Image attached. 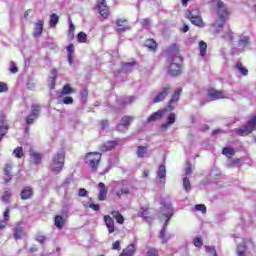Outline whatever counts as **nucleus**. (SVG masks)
<instances>
[{"label": "nucleus", "instance_id": "obj_1", "mask_svg": "<svg viewBox=\"0 0 256 256\" xmlns=\"http://www.w3.org/2000/svg\"><path fill=\"white\" fill-rule=\"evenodd\" d=\"M213 5L216 8L218 19L211 24L210 31L214 35H217L223 31L225 22L227 19H229V10H227L225 3L221 2L220 0H214Z\"/></svg>", "mask_w": 256, "mask_h": 256}, {"label": "nucleus", "instance_id": "obj_2", "mask_svg": "<svg viewBox=\"0 0 256 256\" xmlns=\"http://www.w3.org/2000/svg\"><path fill=\"white\" fill-rule=\"evenodd\" d=\"M65 166V151H58L53 157L50 163V170L52 173L56 175L63 171V167Z\"/></svg>", "mask_w": 256, "mask_h": 256}, {"label": "nucleus", "instance_id": "obj_3", "mask_svg": "<svg viewBox=\"0 0 256 256\" xmlns=\"http://www.w3.org/2000/svg\"><path fill=\"white\" fill-rule=\"evenodd\" d=\"M162 215L165 217V224L160 231V239L162 240V243H167L170 237L166 238L165 233H167V225H169V221L171 217H173V208L171 207V204L164 205Z\"/></svg>", "mask_w": 256, "mask_h": 256}, {"label": "nucleus", "instance_id": "obj_4", "mask_svg": "<svg viewBox=\"0 0 256 256\" xmlns=\"http://www.w3.org/2000/svg\"><path fill=\"white\" fill-rule=\"evenodd\" d=\"M256 129V116H253L250 121L247 122L244 126L241 128L234 129V133L236 135H239L240 137H245L247 135H250V133H253Z\"/></svg>", "mask_w": 256, "mask_h": 256}, {"label": "nucleus", "instance_id": "obj_5", "mask_svg": "<svg viewBox=\"0 0 256 256\" xmlns=\"http://www.w3.org/2000/svg\"><path fill=\"white\" fill-rule=\"evenodd\" d=\"M101 161V153L99 152H90L86 155L85 163L90 166L92 171H97L99 163Z\"/></svg>", "mask_w": 256, "mask_h": 256}, {"label": "nucleus", "instance_id": "obj_6", "mask_svg": "<svg viewBox=\"0 0 256 256\" xmlns=\"http://www.w3.org/2000/svg\"><path fill=\"white\" fill-rule=\"evenodd\" d=\"M186 18L191 21L193 25L196 27H205V22H203V18L199 15V10H187Z\"/></svg>", "mask_w": 256, "mask_h": 256}, {"label": "nucleus", "instance_id": "obj_7", "mask_svg": "<svg viewBox=\"0 0 256 256\" xmlns=\"http://www.w3.org/2000/svg\"><path fill=\"white\" fill-rule=\"evenodd\" d=\"M131 189H133V186L130 184H123V183H116V187L114 188V193L118 199H121L123 195H130Z\"/></svg>", "mask_w": 256, "mask_h": 256}, {"label": "nucleus", "instance_id": "obj_8", "mask_svg": "<svg viewBox=\"0 0 256 256\" xmlns=\"http://www.w3.org/2000/svg\"><path fill=\"white\" fill-rule=\"evenodd\" d=\"M169 75H172V77H177V75H181V57L175 56L172 59V62L168 69Z\"/></svg>", "mask_w": 256, "mask_h": 256}, {"label": "nucleus", "instance_id": "obj_9", "mask_svg": "<svg viewBox=\"0 0 256 256\" xmlns=\"http://www.w3.org/2000/svg\"><path fill=\"white\" fill-rule=\"evenodd\" d=\"M39 113H41V106L32 105L31 106V113L26 118L27 125H32V123L39 118Z\"/></svg>", "mask_w": 256, "mask_h": 256}, {"label": "nucleus", "instance_id": "obj_10", "mask_svg": "<svg viewBox=\"0 0 256 256\" xmlns=\"http://www.w3.org/2000/svg\"><path fill=\"white\" fill-rule=\"evenodd\" d=\"M7 131H9L7 119L5 118V115L0 114V142L3 140L5 135H7Z\"/></svg>", "mask_w": 256, "mask_h": 256}, {"label": "nucleus", "instance_id": "obj_11", "mask_svg": "<svg viewBox=\"0 0 256 256\" xmlns=\"http://www.w3.org/2000/svg\"><path fill=\"white\" fill-rule=\"evenodd\" d=\"M171 93V86H165L162 88L161 92L156 95L153 99V103H161V101H165V97Z\"/></svg>", "mask_w": 256, "mask_h": 256}, {"label": "nucleus", "instance_id": "obj_12", "mask_svg": "<svg viewBox=\"0 0 256 256\" xmlns=\"http://www.w3.org/2000/svg\"><path fill=\"white\" fill-rule=\"evenodd\" d=\"M97 7L101 17L107 19V17H109V6H107V2H105V0H100Z\"/></svg>", "mask_w": 256, "mask_h": 256}, {"label": "nucleus", "instance_id": "obj_13", "mask_svg": "<svg viewBox=\"0 0 256 256\" xmlns=\"http://www.w3.org/2000/svg\"><path fill=\"white\" fill-rule=\"evenodd\" d=\"M208 97H210L212 101H216V99H227L225 92L215 89L208 90Z\"/></svg>", "mask_w": 256, "mask_h": 256}, {"label": "nucleus", "instance_id": "obj_14", "mask_svg": "<svg viewBox=\"0 0 256 256\" xmlns=\"http://www.w3.org/2000/svg\"><path fill=\"white\" fill-rule=\"evenodd\" d=\"M177 121V115L175 113H170L166 119V123H163L160 127L162 131H167L171 125L175 124Z\"/></svg>", "mask_w": 256, "mask_h": 256}, {"label": "nucleus", "instance_id": "obj_15", "mask_svg": "<svg viewBox=\"0 0 256 256\" xmlns=\"http://www.w3.org/2000/svg\"><path fill=\"white\" fill-rule=\"evenodd\" d=\"M181 88H177L174 92V94L171 97L170 102L168 103L167 109L169 111H173V109H175V105H173V103H177V101H179V97L181 96Z\"/></svg>", "mask_w": 256, "mask_h": 256}, {"label": "nucleus", "instance_id": "obj_16", "mask_svg": "<svg viewBox=\"0 0 256 256\" xmlns=\"http://www.w3.org/2000/svg\"><path fill=\"white\" fill-rule=\"evenodd\" d=\"M25 235H26L25 228L23 226H21L20 224H17L14 228V234H13L14 239L16 241L19 239H23V237H25Z\"/></svg>", "mask_w": 256, "mask_h": 256}, {"label": "nucleus", "instance_id": "obj_17", "mask_svg": "<svg viewBox=\"0 0 256 256\" xmlns=\"http://www.w3.org/2000/svg\"><path fill=\"white\" fill-rule=\"evenodd\" d=\"M249 45H251V40L249 38V36H240L239 40H238V49H241L242 51L247 49V47H249Z\"/></svg>", "mask_w": 256, "mask_h": 256}, {"label": "nucleus", "instance_id": "obj_18", "mask_svg": "<svg viewBox=\"0 0 256 256\" xmlns=\"http://www.w3.org/2000/svg\"><path fill=\"white\" fill-rule=\"evenodd\" d=\"M104 222H105V225L108 229V232L110 234L115 233V220H113V218H111V216L105 215L104 216Z\"/></svg>", "mask_w": 256, "mask_h": 256}, {"label": "nucleus", "instance_id": "obj_19", "mask_svg": "<svg viewBox=\"0 0 256 256\" xmlns=\"http://www.w3.org/2000/svg\"><path fill=\"white\" fill-rule=\"evenodd\" d=\"M98 188H99V194H98V199L99 201H105V199H107V186H105V183L100 182L98 184Z\"/></svg>", "mask_w": 256, "mask_h": 256}, {"label": "nucleus", "instance_id": "obj_20", "mask_svg": "<svg viewBox=\"0 0 256 256\" xmlns=\"http://www.w3.org/2000/svg\"><path fill=\"white\" fill-rule=\"evenodd\" d=\"M116 25H117V27H119L117 29L118 33H123L125 31H129V29H131V27H129V25L127 24V19L117 20Z\"/></svg>", "mask_w": 256, "mask_h": 256}, {"label": "nucleus", "instance_id": "obj_21", "mask_svg": "<svg viewBox=\"0 0 256 256\" xmlns=\"http://www.w3.org/2000/svg\"><path fill=\"white\" fill-rule=\"evenodd\" d=\"M20 197L24 201L27 199H31V197H33V188H31L30 186H26L25 188H23L20 193Z\"/></svg>", "mask_w": 256, "mask_h": 256}, {"label": "nucleus", "instance_id": "obj_22", "mask_svg": "<svg viewBox=\"0 0 256 256\" xmlns=\"http://www.w3.org/2000/svg\"><path fill=\"white\" fill-rule=\"evenodd\" d=\"M167 109L164 110H158L157 112H154L148 119L147 123H154V121H157L163 117Z\"/></svg>", "mask_w": 256, "mask_h": 256}, {"label": "nucleus", "instance_id": "obj_23", "mask_svg": "<svg viewBox=\"0 0 256 256\" xmlns=\"http://www.w3.org/2000/svg\"><path fill=\"white\" fill-rule=\"evenodd\" d=\"M44 23H45V21H43V20L37 21V23L35 24V27H34V33H33L34 37H40L41 33H43Z\"/></svg>", "mask_w": 256, "mask_h": 256}, {"label": "nucleus", "instance_id": "obj_24", "mask_svg": "<svg viewBox=\"0 0 256 256\" xmlns=\"http://www.w3.org/2000/svg\"><path fill=\"white\" fill-rule=\"evenodd\" d=\"M119 256H135V244L128 245Z\"/></svg>", "mask_w": 256, "mask_h": 256}, {"label": "nucleus", "instance_id": "obj_25", "mask_svg": "<svg viewBox=\"0 0 256 256\" xmlns=\"http://www.w3.org/2000/svg\"><path fill=\"white\" fill-rule=\"evenodd\" d=\"M83 206L86 209H92L93 211H99L101 209V206H99V204H94L93 199L91 198H88L87 202L84 201Z\"/></svg>", "mask_w": 256, "mask_h": 256}, {"label": "nucleus", "instance_id": "obj_26", "mask_svg": "<svg viewBox=\"0 0 256 256\" xmlns=\"http://www.w3.org/2000/svg\"><path fill=\"white\" fill-rule=\"evenodd\" d=\"M167 175V169L165 165H160L157 172V177L160 179V183H165V177Z\"/></svg>", "mask_w": 256, "mask_h": 256}, {"label": "nucleus", "instance_id": "obj_27", "mask_svg": "<svg viewBox=\"0 0 256 256\" xmlns=\"http://www.w3.org/2000/svg\"><path fill=\"white\" fill-rule=\"evenodd\" d=\"M41 159H43V156L38 152H32L30 154V161L34 165H39L41 163Z\"/></svg>", "mask_w": 256, "mask_h": 256}, {"label": "nucleus", "instance_id": "obj_28", "mask_svg": "<svg viewBox=\"0 0 256 256\" xmlns=\"http://www.w3.org/2000/svg\"><path fill=\"white\" fill-rule=\"evenodd\" d=\"M115 145L117 144L113 141L106 142L100 147V151L103 153H105V151H111V149L115 148Z\"/></svg>", "mask_w": 256, "mask_h": 256}, {"label": "nucleus", "instance_id": "obj_29", "mask_svg": "<svg viewBox=\"0 0 256 256\" xmlns=\"http://www.w3.org/2000/svg\"><path fill=\"white\" fill-rule=\"evenodd\" d=\"M111 215L114 219H116L119 225H123L125 223V218H123V215H121L119 211H112Z\"/></svg>", "mask_w": 256, "mask_h": 256}, {"label": "nucleus", "instance_id": "obj_30", "mask_svg": "<svg viewBox=\"0 0 256 256\" xmlns=\"http://www.w3.org/2000/svg\"><path fill=\"white\" fill-rule=\"evenodd\" d=\"M65 218L63 216H56L54 220V225L57 229H63V225H65Z\"/></svg>", "mask_w": 256, "mask_h": 256}, {"label": "nucleus", "instance_id": "obj_31", "mask_svg": "<svg viewBox=\"0 0 256 256\" xmlns=\"http://www.w3.org/2000/svg\"><path fill=\"white\" fill-rule=\"evenodd\" d=\"M147 151H148L147 146H138L137 150H136V155L140 159H143V157H145V155H147Z\"/></svg>", "mask_w": 256, "mask_h": 256}, {"label": "nucleus", "instance_id": "obj_32", "mask_svg": "<svg viewBox=\"0 0 256 256\" xmlns=\"http://www.w3.org/2000/svg\"><path fill=\"white\" fill-rule=\"evenodd\" d=\"M4 175L6 178H4L5 183H9L11 181L13 175L11 174V164H7L4 169Z\"/></svg>", "mask_w": 256, "mask_h": 256}, {"label": "nucleus", "instance_id": "obj_33", "mask_svg": "<svg viewBox=\"0 0 256 256\" xmlns=\"http://www.w3.org/2000/svg\"><path fill=\"white\" fill-rule=\"evenodd\" d=\"M12 195H13V193L11 192V190L4 191V193L1 197V201L7 205L9 203V201H11Z\"/></svg>", "mask_w": 256, "mask_h": 256}, {"label": "nucleus", "instance_id": "obj_34", "mask_svg": "<svg viewBox=\"0 0 256 256\" xmlns=\"http://www.w3.org/2000/svg\"><path fill=\"white\" fill-rule=\"evenodd\" d=\"M247 251V247L245 246V242L237 246L236 254L237 256H246L245 252Z\"/></svg>", "mask_w": 256, "mask_h": 256}, {"label": "nucleus", "instance_id": "obj_35", "mask_svg": "<svg viewBox=\"0 0 256 256\" xmlns=\"http://www.w3.org/2000/svg\"><path fill=\"white\" fill-rule=\"evenodd\" d=\"M57 23H59V15H57L56 13L51 14L50 21H49L50 27L51 28L55 27Z\"/></svg>", "mask_w": 256, "mask_h": 256}, {"label": "nucleus", "instance_id": "obj_36", "mask_svg": "<svg viewBox=\"0 0 256 256\" xmlns=\"http://www.w3.org/2000/svg\"><path fill=\"white\" fill-rule=\"evenodd\" d=\"M199 51H200V57H205V55H207V43H205L204 41H200Z\"/></svg>", "mask_w": 256, "mask_h": 256}, {"label": "nucleus", "instance_id": "obj_37", "mask_svg": "<svg viewBox=\"0 0 256 256\" xmlns=\"http://www.w3.org/2000/svg\"><path fill=\"white\" fill-rule=\"evenodd\" d=\"M71 93H75V90L71 88V85H64L61 91V95H71Z\"/></svg>", "mask_w": 256, "mask_h": 256}, {"label": "nucleus", "instance_id": "obj_38", "mask_svg": "<svg viewBox=\"0 0 256 256\" xmlns=\"http://www.w3.org/2000/svg\"><path fill=\"white\" fill-rule=\"evenodd\" d=\"M135 117L133 116H124L122 117V123L126 126V129L133 123Z\"/></svg>", "mask_w": 256, "mask_h": 256}, {"label": "nucleus", "instance_id": "obj_39", "mask_svg": "<svg viewBox=\"0 0 256 256\" xmlns=\"http://www.w3.org/2000/svg\"><path fill=\"white\" fill-rule=\"evenodd\" d=\"M236 69L239 71V73H241V75H249V70H247V68H245L241 62L236 64Z\"/></svg>", "mask_w": 256, "mask_h": 256}, {"label": "nucleus", "instance_id": "obj_40", "mask_svg": "<svg viewBox=\"0 0 256 256\" xmlns=\"http://www.w3.org/2000/svg\"><path fill=\"white\" fill-rule=\"evenodd\" d=\"M13 155L16 157V159H21L23 155H25L23 153V147L18 146L16 149H14Z\"/></svg>", "mask_w": 256, "mask_h": 256}, {"label": "nucleus", "instance_id": "obj_41", "mask_svg": "<svg viewBox=\"0 0 256 256\" xmlns=\"http://www.w3.org/2000/svg\"><path fill=\"white\" fill-rule=\"evenodd\" d=\"M183 187L186 193H189V191H191V181H189L188 177H185L183 179Z\"/></svg>", "mask_w": 256, "mask_h": 256}, {"label": "nucleus", "instance_id": "obj_42", "mask_svg": "<svg viewBox=\"0 0 256 256\" xmlns=\"http://www.w3.org/2000/svg\"><path fill=\"white\" fill-rule=\"evenodd\" d=\"M146 47L148 49H156L157 48V42H155V40L153 39H148L145 43Z\"/></svg>", "mask_w": 256, "mask_h": 256}, {"label": "nucleus", "instance_id": "obj_43", "mask_svg": "<svg viewBox=\"0 0 256 256\" xmlns=\"http://www.w3.org/2000/svg\"><path fill=\"white\" fill-rule=\"evenodd\" d=\"M52 77H50V82L52 83L50 89H55V79H57V70H52Z\"/></svg>", "mask_w": 256, "mask_h": 256}, {"label": "nucleus", "instance_id": "obj_44", "mask_svg": "<svg viewBox=\"0 0 256 256\" xmlns=\"http://www.w3.org/2000/svg\"><path fill=\"white\" fill-rule=\"evenodd\" d=\"M77 39L79 43H87V34H85V32H80Z\"/></svg>", "mask_w": 256, "mask_h": 256}, {"label": "nucleus", "instance_id": "obj_45", "mask_svg": "<svg viewBox=\"0 0 256 256\" xmlns=\"http://www.w3.org/2000/svg\"><path fill=\"white\" fill-rule=\"evenodd\" d=\"M222 155H235V150L233 148H223Z\"/></svg>", "mask_w": 256, "mask_h": 256}, {"label": "nucleus", "instance_id": "obj_46", "mask_svg": "<svg viewBox=\"0 0 256 256\" xmlns=\"http://www.w3.org/2000/svg\"><path fill=\"white\" fill-rule=\"evenodd\" d=\"M205 249L207 253H210V255L217 256V251L215 250V247L206 246Z\"/></svg>", "mask_w": 256, "mask_h": 256}, {"label": "nucleus", "instance_id": "obj_47", "mask_svg": "<svg viewBox=\"0 0 256 256\" xmlns=\"http://www.w3.org/2000/svg\"><path fill=\"white\" fill-rule=\"evenodd\" d=\"M62 103H64V105H73V97L71 96L64 97L62 99Z\"/></svg>", "mask_w": 256, "mask_h": 256}, {"label": "nucleus", "instance_id": "obj_48", "mask_svg": "<svg viewBox=\"0 0 256 256\" xmlns=\"http://www.w3.org/2000/svg\"><path fill=\"white\" fill-rule=\"evenodd\" d=\"M147 256H159V251L155 248H150L147 251Z\"/></svg>", "mask_w": 256, "mask_h": 256}, {"label": "nucleus", "instance_id": "obj_49", "mask_svg": "<svg viewBox=\"0 0 256 256\" xmlns=\"http://www.w3.org/2000/svg\"><path fill=\"white\" fill-rule=\"evenodd\" d=\"M10 215H11V209L6 208L5 211H4V213H3V219H4L5 221H9V219H10V217H11Z\"/></svg>", "mask_w": 256, "mask_h": 256}, {"label": "nucleus", "instance_id": "obj_50", "mask_svg": "<svg viewBox=\"0 0 256 256\" xmlns=\"http://www.w3.org/2000/svg\"><path fill=\"white\" fill-rule=\"evenodd\" d=\"M80 95H81V97H82L83 103H85V101H87V97L89 96V91H87V89H83V90L80 92Z\"/></svg>", "mask_w": 256, "mask_h": 256}, {"label": "nucleus", "instance_id": "obj_51", "mask_svg": "<svg viewBox=\"0 0 256 256\" xmlns=\"http://www.w3.org/2000/svg\"><path fill=\"white\" fill-rule=\"evenodd\" d=\"M9 69H10L11 73H17V71H19V69L17 68V65L13 61L10 62Z\"/></svg>", "mask_w": 256, "mask_h": 256}, {"label": "nucleus", "instance_id": "obj_52", "mask_svg": "<svg viewBox=\"0 0 256 256\" xmlns=\"http://www.w3.org/2000/svg\"><path fill=\"white\" fill-rule=\"evenodd\" d=\"M196 211H201L202 213H205V211H207V207H205V205L203 204H197L195 206Z\"/></svg>", "mask_w": 256, "mask_h": 256}, {"label": "nucleus", "instance_id": "obj_53", "mask_svg": "<svg viewBox=\"0 0 256 256\" xmlns=\"http://www.w3.org/2000/svg\"><path fill=\"white\" fill-rule=\"evenodd\" d=\"M134 66H135V62H127L123 65V69L127 71L129 69H133Z\"/></svg>", "mask_w": 256, "mask_h": 256}, {"label": "nucleus", "instance_id": "obj_54", "mask_svg": "<svg viewBox=\"0 0 256 256\" xmlns=\"http://www.w3.org/2000/svg\"><path fill=\"white\" fill-rule=\"evenodd\" d=\"M222 37H223V39H226V41H233V32H231V30H229L228 33Z\"/></svg>", "mask_w": 256, "mask_h": 256}, {"label": "nucleus", "instance_id": "obj_55", "mask_svg": "<svg viewBox=\"0 0 256 256\" xmlns=\"http://www.w3.org/2000/svg\"><path fill=\"white\" fill-rule=\"evenodd\" d=\"M69 21V35H71V33L75 32V25L73 24V21L71 20V18H68Z\"/></svg>", "mask_w": 256, "mask_h": 256}, {"label": "nucleus", "instance_id": "obj_56", "mask_svg": "<svg viewBox=\"0 0 256 256\" xmlns=\"http://www.w3.org/2000/svg\"><path fill=\"white\" fill-rule=\"evenodd\" d=\"M112 249L116 251H121V242H119V240L115 241L112 245Z\"/></svg>", "mask_w": 256, "mask_h": 256}, {"label": "nucleus", "instance_id": "obj_57", "mask_svg": "<svg viewBox=\"0 0 256 256\" xmlns=\"http://www.w3.org/2000/svg\"><path fill=\"white\" fill-rule=\"evenodd\" d=\"M140 23L143 27H149V25H151V20L145 18V19L140 20Z\"/></svg>", "mask_w": 256, "mask_h": 256}, {"label": "nucleus", "instance_id": "obj_58", "mask_svg": "<svg viewBox=\"0 0 256 256\" xmlns=\"http://www.w3.org/2000/svg\"><path fill=\"white\" fill-rule=\"evenodd\" d=\"M192 171H193V166H191V163H187L186 169H185V174L191 175Z\"/></svg>", "mask_w": 256, "mask_h": 256}, {"label": "nucleus", "instance_id": "obj_59", "mask_svg": "<svg viewBox=\"0 0 256 256\" xmlns=\"http://www.w3.org/2000/svg\"><path fill=\"white\" fill-rule=\"evenodd\" d=\"M9 90V88L7 87V85L3 82H0V93H5Z\"/></svg>", "mask_w": 256, "mask_h": 256}, {"label": "nucleus", "instance_id": "obj_60", "mask_svg": "<svg viewBox=\"0 0 256 256\" xmlns=\"http://www.w3.org/2000/svg\"><path fill=\"white\" fill-rule=\"evenodd\" d=\"M194 245L195 247H201L203 245V241L201 240V238H195Z\"/></svg>", "mask_w": 256, "mask_h": 256}, {"label": "nucleus", "instance_id": "obj_61", "mask_svg": "<svg viewBox=\"0 0 256 256\" xmlns=\"http://www.w3.org/2000/svg\"><path fill=\"white\" fill-rule=\"evenodd\" d=\"M79 197H87V190L85 188H81L78 193Z\"/></svg>", "mask_w": 256, "mask_h": 256}, {"label": "nucleus", "instance_id": "obj_62", "mask_svg": "<svg viewBox=\"0 0 256 256\" xmlns=\"http://www.w3.org/2000/svg\"><path fill=\"white\" fill-rule=\"evenodd\" d=\"M36 241H38V243L43 245V243H45V241H46V238H45V236H37Z\"/></svg>", "mask_w": 256, "mask_h": 256}, {"label": "nucleus", "instance_id": "obj_63", "mask_svg": "<svg viewBox=\"0 0 256 256\" xmlns=\"http://www.w3.org/2000/svg\"><path fill=\"white\" fill-rule=\"evenodd\" d=\"M7 223H9L8 220L3 219L2 221H0V230L5 229L7 227Z\"/></svg>", "mask_w": 256, "mask_h": 256}, {"label": "nucleus", "instance_id": "obj_64", "mask_svg": "<svg viewBox=\"0 0 256 256\" xmlns=\"http://www.w3.org/2000/svg\"><path fill=\"white\" fill-rule=\"evenodd\" d=\"M117 130L118 131H127V127L123 123H120L117 127Z\"/></svg>", "mask_w": 256, "mask_h": 256}]
</instances>
